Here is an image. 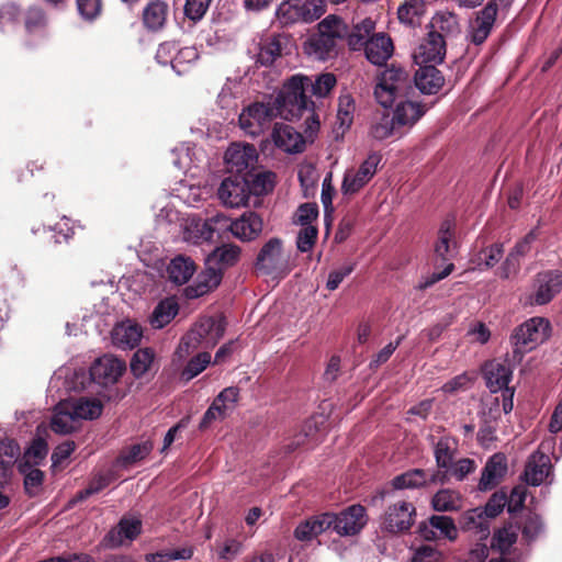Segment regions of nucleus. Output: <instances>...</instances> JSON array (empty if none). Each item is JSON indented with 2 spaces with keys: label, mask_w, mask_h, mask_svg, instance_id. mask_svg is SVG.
<instances>
[{
  "label": "nucleus",
  "mask_w": 562,
  "mask_h": 562,
  "mask_svg": "<svg viewBox=\"0 0 562 562\" xmlns=\"http://www.w3.org/2000/svg\"><path fill=\"white\" fill-rule=\"evenodd\" d=\"M549 333V322L542 317H532L517 327L510 337L513 362H519L526 352L543 342Z\"/></svg>",
  "instance_id": "nucleus-5"
},
{
  "label": "nucleus",
  "mask_w": 562,
  "mask_h": 562,
  "mask_svg": "<svg viewBox=\"0 0 562 562\" xmlns=\"http://www.w3.org/2000/svg\"><path fill=\"white\" fill-rule=\"evenodd\" d=\"M183 238L186 241L194 245L211 241V235L205 221L196 216L189 217L183 225Z\"/></svg>",
  "instance_id": "nucleus-44"
},
{
  "label": "nucleus",
  "mask_w": 562,
  "mask_h": 562,
  "mask_svg": "<svg viewBox=\"0 0 562 562\" xmlns=\"http://www.w3.org/2000/svg\"><path fill=\"white\" fill-rule=\"evenodd\" d=\"M142 337V327L130 319L116 324L111 333L112 344L122 350L137 347Z\"/></svg>",
  "instance_id": "nucleus-21"
},
{
  "label": "nucleus",
  "mask_w": 562,
  "mask_h": 562,
  "mask_svg": "<svg viewBox=\"0 0 562 562\" xmlns=\"http://www.w3.org/2000/svg\"><path fill=\"white\" fill-rule=\"evenodd\" d=\"M21 11L14 3H4L0 7V30L9 32L20 22Z\"/></svg>",
  "instance_id": "nucleus-58"
},
{
  "label": "nucleus",
  "mask_w": 562,
  "mask_h": 562,
  "mask_svg": "<svg viewBox=\"0 0 562 562\" xmlns=\"http://www.w3.org/2000/svg\"><path fill=\"white\" fill-rule=\"evenodd\" d=\"M507 472L506 458L502 453L493 454L483 468L477 488L481 492L493 490Z\"/></svg>",
  "instance_id": "nucleus-22"
},
{
  "label": "nucleus",
  "mask_w": 562,
  "mask_h": 562,
  "mask_svg": "<svg viewBox=\"0 0 562 562\" xmlns=\"http://www.w3.org/2000/svg\"><path fill=\"white\" fill-rule=\"evenodd\" d=\"M167 5L161 1L149 3L143 13V21L147 29L157 31L162 27L166 21Z\"/></svg>",
  "instance_id": "nucleus-47"
},
{
  "label": "nucleus",
  "mask_w": 562,
  "mask_h": 562,
  "mask_svg": "<svg viewBox=\"0 0 562 562\" xmlns=\"http://www.w3.org/2000/svg\"><path fill=\"white\" fill-rule=\"evenodd\" d=\"M412 90L408 75L402 68H386L378 78L374 95L384 109L395 104L393 119L397 126L411 128L426 112L418 102L408 99Z\"/></svg>",
  "instance_id": "nucleus-1"
},
{
  "label": "nucleus",
  "mask_w": 562,
  "mask_h": 562,
  "mask_svg": "<svg viewBox=\"0 0 562 562\" xmlns=\"http://www.w3.org/2000/svg\"><path fill=\"white\" fill-rule=\"evenodd\" d=\"M322 1L284 0L276 9V22L284 27L296 23H311L324 13Z\"/></svg>",
  "instance_id": "nucleus-6"
},
{
  "label": "nucleus",
  "mask_w": 562,
  "mask_h": 562,
  "mask_svg": "<svg viewBox=\"0 0 562 562\" xmlns=\"http://www.w3.org/2000/svg\"><path fill=\"white\" fill-rule=\"evenodd\" d=\"M432 507L437 512H453L461 508L460 494L451 490H441L432 497Z\"/></svg>",
  "instance_id": "nucleus-49"
},
{
  "label": "nucleus",
  "mask_w": 562,
  "mask_h": 562,
  "mask_svg": "<svg viewBox=\"0 0 562 562\" xmlns=\"http://www.w3.org/2000/svg\"><path fill=\"white\" fill-rule=\"evenodd\" d=\"M318 231L314 225L302 226L296 237V247L301 252L312 250L317 239Z\"/></svg>",
  "instance_id": "nucleus-62"
},
{
  "label": "nucleus",
  "mask_w": 562,
  "mask_h": 562,
  "mask_svg": "<svg viewBox=\"0 0 562 562\" xmlns=\"http://www.w3.org/2000/svg\"><path fill=\"white\" fill-rule=\"evenodd\" d=\"M415 507L413 504L400 501L387 507L381 518V528L391 533L406 531L413 525Z\"/></svg>",
  "instance_id": "nucleus-10"
},
{
  "label": "nucleus",
  "mask_w": 562,
  "mask_h": 562,
  "mask_svg": "<svg viewBox=\"0 0 562 562\" xmlns=\"http://www.w3.org/2000/svg\"><path fill=\"white\" fill-rule=\"evenodd\" d=\"M239 397V389L236 386H228L222 390L218 395L214 398L210 407L204 413L200 423V428L204 429L209 427L215 420H222L227 415L218 407L220 402H237Z\"/></svg>",
  "instance_id": "nucleus-33"
},
{
  "label": "nucleus",
  "mask_w": 562,
  "mask_h": 562,
  "mask_svg": "<svg viewBox=\"0 0 562 562\" xmlns=\"http://www.w3.org/2000/svg\"><path fill=\"white\" fill-rule=\"evenodd\" d=\"M72 407L67 400L60 401L54 407L50 418V428L59 435H68L77 431L81 426L72 414Z\"/></svg>",
  "instance_id": "nucleus-24"
},
{
  "label": "nucleus",
  "mask_w": 562,
  "mask_h": 562,
  "mask_svg": "<svg viewBox=\"0 0 562 562\" xmlns=\"http://www.w3.org/2000/svg\"><path fill=\"white\" fill-rule=\"evenodd\" d=\"M67 402L74 408L72 414L80 425L82 420H92L102 414L103 405L98 398L82 396Z\"/></svg>",
  "instance_id": "nucleus-37"
},
{
  "label": "nucleus",
  "mask_w": 562,
  "mask_h": 562,
  "mask_svg": "<svg viewBox=\"0 0 562 562\" xmlns=\"http://www.w3.org/2000/svg\"><path fill=\"white\" fill-rule=\"evenodd\" d=\"M416 88L424 94H436L445 83V77L434 65L423 64L414 76Z\"/></svg>",
  "instance_id": "nucleus-25"
},
{
  "label": "nucleus",
  "mask_w": 562,
  "mask_h": 562,
  "mask_svg": "<svg viewBox=\"0 0 562 562\" xmlns=\"http://www.w3.org/2000/svg\"><path fill=\"white\" fill-rule=\"evenodd\" d=\"M483 374L486 387L492 393H496L508 387L513 375V368L508 359H494L485 363Z\"/></svg>",
  "instance_id": "nucleus-16"
},
{
  "label": "nucleus",
  "mask_w": 562,
  "mask_h": 562,
  "mask_svg": "<svg viewBox=\"0 0 562 562\" xmlns=\"http://www.w3.org/2000/svg\"><path fill=\"white\" fill-rule=\"evenodd\" d=\"M460 524L464 531L473 533L480 541L487 540L490 537V521L486 515H484L482 507L465 512Z\"/></svg>",
  "instance_id": "nucleus-30"
},
{
  "label": "nucleus",
  "mask_w": 562,
  "mask_h": 562,
  "mask_svg": "<svg viewBox=\"0 0 562 562\" xmlns=\"http://www.w3.org/2000/svg\"><path fill=\"white\" fill-rule=\"evenodd\" d=\"M262 227V218L257 213L245 212L233 221V235L243 241H250L260 235Z\"/></svg>",
  "instance_id": "nucleus-27"
},
{
  "label": "nucleus",
  "mask_w": 562,
  "mask_h": 562,
  "mask_svg": "<svg viewBox=\"0 0 562 562\" xmlns=\"http://www.w3.org/2000/svg\"><path fill=\"white\" fill-rule=\"evenodd\" d=\"M210 363L211 355L206 351L200 352L187 363L181 372V376L186 381H190L204 371Z\"/></svg>",
  "instance_id": "nucleus-57"
},
{
  "label": "nucleus",
  "mask_w": 562,
  "mask_h": 562,
  "mask_svg": "<svg viewBox=\"0 0 562 562\" xmlns=\"http://www.w3.org/2000/svg\"><path fill=\"white\" fill-rule=\"evenodd\" d=\"M142 531V522L136 518H122L119 524L111 528L101 540V547L104 549H116L122 547L125 541L135 540Z\"/></svg>",
  "instance_id": "nucleus-13"
},
{
  "label": "nucleus",
  "mask_w": 562,
  "mask_h": 562,
  "mask_svg": "<svg viewBox=\"0 0 562 562\" xmlns=\"http://www.w3.org/2000/svg\"><path fill=\"white\" fill-rule=\"evenodd\" d=\"M503 245L494 244L482 249L475 259V263L480 270L494 267L503 257Z\"/></svg>",
  "instance_id": "nucleus-54"
},
{
  "label": "nucleus",
  "mask_w": 562,
  "mask_h": 562,
  "mask_svg": "<svg viewBox=\"0 0 562 562\" xmlns=\"http://www.w3.org/2000/svg\"><path fill=\"white\" fill-rule=\"evenodd\" d=\"M154 351L150 348L138 349L131 361V371L137 378L144 375L154 361Z\"/></svg>",
  "instance_id": "nucleus-56"
},
{
  "label": "nucleus",
  "mask_w": 562,
  "mask_h": 562,
  "mask_svg": "<svg viewBox=\"0 0 562 562\" xmlns=\"http://www.w3.org/2000/svg\"><path fill=\"white\" fill-rule=\"evenodd\" d=\"M429 525L431 528L427 526L420 527V533L427 540H432L437 537L454 540L458 536L457 527L452 518L448 516H432L429 519Z\"/></svg>",
  "instance_id": "nucleus-35"
},
{
  "label": "nucleus",
  "mask_w": 562,
  "mask_h": 562,
  "mask_svg": "<svg viewBox=\"0 0 562 562\" xmlns=\"http://www.w3.org/2000/svg\"><path fill=\"white\" fill-rule=\"evenodd\" d=\"M331 517L330 529L339 536L358 533L366 525V509L361 505H352L340 514L328 513Z\"/></svg>",
  "instance_id": "nucleus-11"
},
{
  "label": "nucleus",
  "mask_w": 562,
  "mask_h": 562,
  "mask_svg": "<svg viewBox=\"0 0 562 562\" xmlns=\"http://www.w3.org/2000/svg\"><path fill=\"white\" fill-rule=\"evenodd\" d=\"M426 9L425 0H405L397 9V18L402 24L416 27L422 24Z\"/></svg>",
  "instance_id": "nucleus-39"
},
{
  "label": "nucleus",
  "mask_w": 562,
  "mask_h": 562,
  "mask_svg": "<svg viewBox=\"0 0 562 562\" xmlns=\"http://www.w3.org/2000/svg\"><path fill=\"white\" fill-rule=\"evenodd\" d=\"M347 35V24L337 15L330 14L317 25V32L304 43V52L317 60H328L337 55L338 42Z\"/></svg>",
  "instance_id": "nucleus-3"
},
{
  "label": "nucleus",
  "mask_w": 562,
  "mask_h": 562,
  "mask_svg": "<svg viewBox=\"0 0 562 562\" xmlns=\"http://www.w3.org/2000/svg\"><path fill=\"white\" fill-rule=\"evenodd\" d=\"M47 24L46 16L42 9L30 8L25 15V30L29 34H41Z\"/></svg>",
  "instance_id": "nucleus-60"
},
{
  "label": "nucleus",
  "mask_w": 562,
  "mask_h": 562,
  "mask_svg": "<svg viewBox=\"0 0 562 562\" xmlns=\"http://www.w3.org/2000/svg\"><path fill=\"white\" fill-rule=\"evenodd\" d=\"M225 164L231 172L241 173L257 160V150L249 144H232L224 155Z\"/></svg>",
  "instance_id": "nucleus-19"
},
{
  "label": "nucleus",
  "mask_w": 562,
  "mask_h": 562,
  "mask_svg": "<svg viewBox=\"0 0 562 562\" xmlns=\"http://www.w3.org/2000/svg\"><path fill=\"white\" fill-rule=\"evenodd\" d=\"M367 59L373 64L383 65L393 53V43L385 33L372 34L369 42L362 47Z\"/></svg>",
  "instance_id": "nucleus-23"
},
{
  "label": "nucleus",
  "mask_w": 562,
  "mask_h": 562,
  "mask_svg": "<svg viewBox=\"0 0 562 562\" xmlns=\"http://www.w3.org/2000/svg\"><path fill=\"white\" fill-rule=\"evenodd\" d=\"M293 80H296V85L299 87L297 93L290 94L291 98L289 100L294 103L296 101L297 104V117L302 116L304 112H308V117L306 120L312 119L313 123L318 126L319 122L314 120V102L307 97L306 92L311 90L312 94L316 98H325L330 91L335 88L337 83V79L331 72H324L317 75L315 79H312L305 75H294L292 76L284 85H290Z\"/></svg>",
  "instance_id": "nucleus-4"
},
{
  "label": "nucleus",
  "mask_w": 562,
  "mask_h": 562,
  "mask_svg": "<svg viewBox=\"0 0 562 562\" xmlns=\"http://www.w3.org/2000/svg\"><path fill=\"white\" fill-rule=\"evenodd\" d=\"M191 150L192 148L188 143L176 146L170 153L171 162L173 166L183 171L190 169L193 165Z\"/></svg>",
  "instance_id": "nucleus-59"
},
{
  "label": "nucleus",
  "mask_w": 562,
  "mask_h": 562,
  "mask_svg": "<svg viewBox=\"0 0 562 562\" xmlns=\"http://www.w3.org/2000/svg\"><path fill=\"white\" fill-rule=\"evenodd\" d=\"M355 102L350 95H341L339 98L337 121L338 127L342 133L348 130L353 122Z\"/></svg>",
  "instance_id": "nucleus-53"
},
{
  "label": "nucleus",
  "mask_w": 562,
  "mask_h": 562,
  "mask_svg": "<svg viewBox=\"0 0 562 562\" xmlns=\"http://www.w3.org/2000/svg\"><path fill=\"white\" fill-rule=\"evenodd\" d=\"M271 139L277 148L288 154H299L305 148V138L293 126L277 123L271 133Z\"/></svg>",
  "instance_id": "nucleus-17"
},
{
  "label": "nucleus",
  "mask_w": 562,
  "mask_h": 562,
  "mask_svg": "<svg viewBox=\"0 0 562 562\" xmlns=\"http://www.w3.org/2000/svg\"><path fill=\"white\" fill-rule=\"evenodd\" d=\"M35 465L19 463V470L24 475V488L30 496H35L43 484L44 473Z\"/></svg>",
  "instance_id": "nucleus-50"
},
{
  "label": "nucleus",
  "mask_w": 562,
  "mask_h": 562,
  "mask_svg": "<svg viewBox=\"0 0 562 562\" xmlns=\"http://www.w3.org/2000/svg\"><path fill=\"white\" fill-rule=\"evenodd\" d=\"M198 57V50L194 47H177V52L172 60V69L178 75H181L186 71V68L183 66L196 60Z\"/></svg>",
  "instance_id": "nucleus-63"
},
{
  "label": "nucleus",
  "mask_w": 562,
  "mask_h": 562,
  "mask_svg": "<svg viewBox=\"0 0 562 562\" xmlns=\"http://www.w3.org/2000/svg\"><path fill=\"white\" fill-rule=\"evenodd\" d=\"M382 156L378 151H371L361 162L358 169H349L345 172L341 192L344 195H352L366 187L378 171Z\"/></svg>",
  "instance_id": "nucleus-7"
},
{
  "label": "nucleus",
  "mask_w": 562,
  "mask_h": 562,
  "mask_svg": "<svg viewBox=\"0 0 562 562\" xmlns=\"http://www.w3.org/2000/svg\"><path fill=\"white\" fill-rule=\"evenodd\" d=\"M550 470L551 462L548 454L536 451L528 459L524 476L529 485L539 486L549 476Z\"/></svg>",
  "instance_id": "nucleus-26"
},
{
  "label": "nucleus",
  "mask_w": 562,
  "mask_h": 562,
  "mask_svg": "<svg viewBox=\"0 0 562 562\" xmlns=\"http://www.w3.org/2000/svg\"><path fill=\"white\" fill-rule=\"evenodd\" d=\"M124 371V361L114 356L104 355L92 363L90 376L99 385L108 386L114 384Z\"/></svg>",
  "instance_id": "nucleus-12"
},
{
  "label": "nucleus",
  "mask_w": 562,
  "mask_h": 562,
  "mask_svg": "<svg viewBox=\"0 0 562 562\" xmlns=\"http://www.w3.org/2000/svg\"><path fill=\"white\" fill-rule=\"evenodd\" d=\"M496 18L495 10L491 5H485L470 23L467 40L474 45L483 44L490 36Z\"/></svg>",
  "instance_id": "nucleus-20"
},
{
  "label": "nucleus",
  "mask_w": 562,
  "mask_h": 562,
  "mask_svg": "<svg viewBox=\"0 0 562 562\" xmlns=\"http://www.w3.org/2000/svg\"><path fill=\"white\" fill-rule=\"evenodd\" d=\"M203 189L189 180H180L172 189V196L189 206H194L202 200Z\"/></svg>",
  "instance_id": "nucleus-46"
},
{
  "label": "nucleus",
  "mask_w": 562,
  "mask_h": 562,
  "mask_svg": "<svg viewBox=\"0 0 562 562\" xmlns=\"http://www.w3.org/2000/svg\"><path fill=\"white\" fill-rule=\"evenodd\" d=\"M297 89L296 80H293L290 85H283L276 97L248 105L239 114L240 128L250 136H258L278 116L288 121L297 119L296 101L292 103L289 100L290 94L297 93Z\"/></svg>",
  "instance_id": "nucleus-2"
},
{
  "label": "nucleus",
  "mask_w": 562,
  "mask_h": 562,
  "mask_svg": "<svg viewBox=\"0 0 562 562\" xmlns=\"http://www.w3.org/2000/svg\"><path fill=\"white\" fill-rule=\"evenodd\" d=\"M204 221L211 235V241L215 237L221 238L228 231L233 234V221L222 213H217Z\"/></svg>",
  "instance_id": "nucleus-55"
},
{
  "label": "nucleus",
  "mask_w": 562,
  "mask_h": 562,
  "mask_svg": "<svg viewBox=\"0 0 562 562\" xmlns=\"http://www.w3.org/2000/svg\"><path fill=\"white\" fill-rule=\"evenodd\" d=\"M434 472L435 471L429 472L422 469H413L395 476L392 480V485L395 490L417 488L427 483H434L431 479L434 476Z\"/></svg>",
  "instance_id": "nucleus-42"
},
{
  "label": "nucleus",
  "mask_w": 562,
  "mask_h": 562,
  "mask_svg": "<svg viewBox=\"0 0 562 562\" xmlns=\"http://www.w3.org/2000/svg\"><path fill=\"white\" fill-rule=\"evenodd\" d=\"M416 64H439L446 56V41L443 35L437 31H429L427 37L414 52Z\"/></svg>",
  "instance_id": "nucleus-14"
},
{
  "label": "nucleus",
  "mask_w": 562,
  "mask_h": 562,
  "mask_svg": "<svg viewBox=\"0 0 562 562\" xmlns=\"http://www.w3.org/2000/svg\"><path fill=\"white\" fill-rule=\"evenodd\" d=\"M453 221L450 218L445 220L438 231V239L435 244V254L442 260L451 258V241L453 238Z\"/></svg>",
  "instance_id": "nucleus-45"
},
{
  "label": "nucleus",
  "mask_w": 562,
  "mask_h": 562,
  "mask_svg": "<svg viewBox=\"0 0 562 562\" xmlns=\"http://www.w3.org/2000/svg\"><path fill=\"white\" fill-rule=\"evenodd\" d=\"M533 303L544 305L562 290V272L559 270L538 273Z\"/></svg>",
  "instance_id": "nucleus-18"
},
{
  "label": "nucleus",
  "mask_w": 562,
  "mask_h": 562,
  "mask_svg": "<svg viewBox=\"0 0 562 562\" xmlns=\"http://www.w3.org/2000/svg\"><path fill=\"white\" fill-rule=\"evenodd\" d=\"M516 533L508 528L498 530L492 538V548L502 554L507 552L516 541Z\"/></svg>",
  "instance_id": "nucleus-64"
},
{
  "label": "nucleus",
  "mask_w": 562,
  "mask_h": 562,
  "mask_svg": "<svg viewBox=\"0 0 562 562\" xmlns=\"http://www.w3.org/2000/svg\"><path fill=\"white\" fill-rule=\"evenodd\" d=\"M223 272L213 266H207L202 271L195 282L186 288V296L188 299H198L210 291L214 290L222 281Z\"/></svg>",
  "instance_id": "nucleus-28"
},
{
  "label": "nucleus",
  "mask_w": 562,
  "mask_h": 562,
  "mask_svg": "<svg viewBox=\"0 0 562 562\" xmlns=\"http://www.w3.org/2000/svg\"><path fill=\"white\" fill-rule=\"evenodd\" d=\"M375 30V22L371 18H364L356 23L351 31L347 27V42L352 50H360L369 42L371 34Z\"/></svg>",
  "instance_id": "nucleus-40"
},
{
  "label": "nucleus",
  "mask_w": 562,
  "mask_h": 562,
  "mask_svg": "<svg viewBox=\"0 0 562 562\" xmlns=\"http://www.w3.org/2000/svg\"><path fill=\"white\" fill-rule=\"evenodd\" d=\"M453 442L449 437H442L435 446L437 471H445L453 462Z\"/></svg>",
  "instance_id": "nucleus-51"
},
{
  "label": "nucleus",
  "mask_w": 562,
  "mask_h": 562,
  "mask_svg": "<svg viewBox=\"0 0 562 562\" xmlns=\"http://www.w3.org/2000/svg\"><path fill=\"white\" fill-rule=\"evenodd\" d=\"M239 397V389L236 386H228L222 390L218 395L214 398L210 407L204 413L200 423V428L204 429L209 427L215 420H222L227 415L218 407L220 402H237Z\"/></svg>",
  "instance_id": "nucleus-34"
},
{
  "label": "nucleus",
  "mask_w": 562,
  "mask_h": 562,
  "mask_svg": "<svg viewBox=\"0 0 562 562\" xmlns=\"http://www.w3.org/2000/svg\"><path fill=\"white\" fill-rule=\"evenodd\" d=\"M154 445L150 440L130 447L122 453L121 460L124 464H132L145 459L153 450Z\"/></svg>",
  "instance_id": "nucleus-61"
},
{
  "label": "nucleus",
  "mask_w": 562,
  "mask_h": 562,
  "mask_svg": "<svg viewBox=\"0 0 562 562\" xmlns=\"http://www.w3.org/2000/svg\"><path fill=\"white\" fill-rule=\"evenodd\" d=\"M248 184L240 177L225 178L217 190L221 202L232 209L245 205L248 201Z\"/></svg>",
  "instance_id": "nucleus-15"
},
{
  "label": "nucleus",
  "mask_w": 562,
  "mask_h": 562,
  "mask_svg": "<svg viewBox=\"0 0 562 562\" xmlns=\"http://www.w3.org/2000/svg\"><path fill=\"white\" fill-rule=\"evenodd\" d=\"M369 134L375 140H384L389 137L400 138L404 132L400 130L393 116L386 112H378L370 125Z\"/></svg>",
  "instance_id": "nucleus-32"
},
{
  "label": "nucleus",
  "mask_w": 562,
  "mask_h": 562,
  "mask_svg": "<svg viewBox=\"0 0 562 562\" xmlns=\"http://www.w3.org/2000/svg\"><path fill=\"white\" fill-rule=\"evenodd\" d=\"M256 268L265 274L273 277H284L290 269L283 256L282 240L280 238H270L260 249Z\"/></svg>",
  "instance_id": "nucleus-8"
},
{
  "label": "nucleus",
  "mask_w": 562,
  "mask_h": 562,
  "mask_svg": "<svg viewBox=\"0 0 562 562\" xmlns=\"http://www.w3.org/2000/svg\"><path fill=\"white\" fill-rule=\"evenodd\" d=\"M48 453L47 442L43 438H36L32 441L31 446L26 449L23 454V459L20 463L38 465L41 464Z\"/></svg>",
  "instance_id": "nucleus-52"
},
{
  "label": "nucleus",
  "mask_w": 562,
  "mask_h": 562,
  "mask_svg": "<svg viewBox=\"0 0 562 562\" xmlns=\"http://www.w3.org/2000/svg\"><path fill=\"white\" fill-rule=\"evenodd\" d=\"M195 272V265L189 257L179 255L167 267L169 280L178 285L187 283Z\"/></svg>",
  "instance_id": "nucleus-38"
},
{
  "label": "nucleus",
  "mask_w": 562,
  "mask_h": 562,
  "mask_svg": "<svg viewBox=\"0 0 562 562\" xmlns=\"http://www.w3.org/2000/svg\"><path fill=\"white\" fill-rule=\"evenodd\" d=\"M474 470L475 462L471 459L464 458L452 462L445 471H435L431 479L432 482L441 484L446 483L449 479L462 481Z\"/></svg>",
  "instance_id": "nucleus-41"
},
{
  "label": "nucleus",
  "mask_w": 562,
  "mask_h": 562,
  "mask_svg": "<svg viewBox=\"0 0 562 562\" xmlns=\"http://www.w3.org/2000/svg\"><path fill=\"white\" fill-rule=\"evenodd\" d=\"M178 311L179 306L175 299L167 297L160 301L151 313L150 325L156 329L165 327L176 317Z\"/></svg>",
  "instance_id": "nucleus-43"
},
{
  "label": "nucleus",
  "mask_w": 562,
  "mask_h": 562,
  "mask_svg": "<svg viewBox=\"0 0 562 562\" xmlns=\"http://www.w3.org/2000/svg\"><path fill=\"white\" fill-rule=\"evenodd\" d=\"M286 40L280 34L260 38L258 43L257 63L261 66H271L282 55Z\"/></svg>",
  "instance_id": "nucleus-31"
},
{
  "label": "nucleus",
  "mask_w": 562,
  "mask_h": 562,
  "mask_svg": "<svg viewBox=\"0 0 562 562\" xmlns=\"http://www.w3.org/2000/svg\"><path fill=\"white\" fill-rule=\"evenodd\" d=\"M331 517L328 513L312 516L305 521L297 525L294 530L295 539L300 541H312L321 533L330 529Z\"/></svg>",
  "instance_id": "nucleus-29"
},
{
  "label": "nucleus",
  "mask_w": 562,
  "mask_h": 562,
  "mask_svg": "<svg viewBox=\"0 0 562 562\" xmlns=\"http://www.w3.org/2000/svg\"><path fill=\"white\" fill-rule=\"evenodd\" d=\"M224 334V325L221 321L213 317L202 318L192 330L182 338L177 353L181 357L182 352H189L191 345L195 346L202 339L207 338L212 344H215Z\"/></svg>",
  "instance_id": "nucleus-9"
},
{
  "label": "nucleus",
  "mask_w": 562,
  "mask_h": 562,
  "mask_svg": "<svg viewBox=\"0 0 562 562\" xmlns=\"http://www.w3.org/2000/svg\"><path fill=\"white\" fill-rule=\"evenodd\" d=\"M431 31H437L445 36L456 35L460 32V24L457 14L449 11L438 12L431 21Z\"/></svg>",
  "instance_id": "nucleus-48"
},
{
  "label": "nucleus",
  "mask_w": 562,
  "mask_h": 562,
  "mask_svg": "<svg viewBox=\"0 0 562 562\" xmlns=\"http://www.w3.org/2000/svg\"><path fill=\"white\" fill-rule=\"evenodd\" d=\"M240 256V248L236 245L224 244L216 247L206 258V266H213L222 272L234 266Z\"/></svg>",
  "instance_id": "nucleus-36"
}]
</instances>
